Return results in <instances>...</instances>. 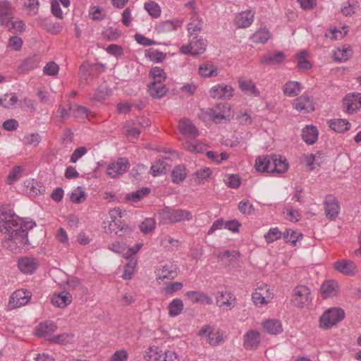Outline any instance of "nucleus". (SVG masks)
<instances>
[{
    "label": "nucleus",
    "mask_w": 361,
    "mask_h": 361,
    "mask_svg": "<svg viewBox=\"0 0 361 361\" xmlns=\"http://www.w3.org/2000/svg\"><path fill=\"white\" fill-rule=\"evenodd\" d=\"M0 232L6 234L2 240V246L14 253L30 244L28 231L36 225L32 220L20 218L8 206H1Z\"/></svg>",
    "instance_id": "1"
},
{
    "label": "nucleus",
    "mask_w": 361,
    "mask_h": 361,
    "mask_svg": "<svg viewBox=\"0 0 361 361\" xmlns=\"http://www.w3.org/2000/svg\"><path fill=\"white\" fill-rule=\"evenodd\" d=\"M288 164L286 159L276 155L259 156L255 160L257 171L268 173H283L288 170Z\"/></svg>",
    "instance_id": "2"
},
{
    "label": "nucleus",
    "mask_w": 361,
    "mask_h": 361,
    "mask_svg": "<svg viewBox=\"0 0 361 361\" xmlns=\"http://www.w3.org/2000/svg\"><path fill=\"white\" fill-rule=\"evenodd\" d=\"M110 218L111 219L109 224V228L119 237H123L130 235L133 228L128 224L121 221L123 212L119 207L111 209L109 212Z\"/></svg>",
    "instance_id": "3"
},
{
    "label": "nucleus",
    "mask_w": 361,
    "mask_h": 361,
    "mask_svg": "<svg viewBox=\"0 0 361 361\" xmlns=\"http://www.w3.org/2000/svg\"><path fill=\"white\" fill-rule=\"evenodd\" d=\"M345 318V312L340 307H331L324 312L319 325L323 329H329Z\"/></svg>",
    "instance_id": "4"
},
{
    "label": "nucleus",
    "mask_w": 361,
    "mask_h": 361,
    "mask_svg": "<svg viewBox=\"0 0 361 361\" xmlns=\"http://www.w3.org/2000/svg\"><path fill=\"white\" fill-rule=\"evenodd\" d=\"M207 47V42L197 35L190 37V43L182 45L180 48V53L183 54L198 55L203 53Z\"/></svg>",
    "instance_id": "5"
},
{
    "label": "nucleus",
    "mask_w": 361,
    "mask_h": 361,
    "mask_svg": "<svg viewBox=\"0 0 361 361\" xmlns=\"http://www.w3.org/2000/svg\"><path fill=\"white\" fill-rule=\"evenodd\" d=\"M130 163L128 159L118 158L116 161L110 163L106 169V174L112 178H116L128 171Z\"/></svg>",
    "instance_id": "6"
},
{
    "label": "nucleus",
    "mask_w": 361,
    "mask_h": 361,
    "mask_svg": "<svg viewBox=\"0 0 361 361\" xmlns=\"http://www.w3.org/2000/svg\"><path fill=\"white\" fill-rule=\"evenodd\" d=\"M31 298L30 291L25 289L16 290L10 297L8 306L10 309H16L25 305Z\"/></svg>",
    "instance_id": "7"
},
{
    "label": "nucleus",
    "mask_w": 361,
    "mask_h": 361,
    "mask_svg": "<svg viewBox=\"0 0 361 361\" xmlns=\"http://www.w3.org/2000/svg\"><path fill=\"white\" fill-rule=\"evenodd\" d=\"M310 300V290L308 287L300 286L293 290V302L296 307H302Z\"/></svg>",
    "instance_id": "8"
},
{
    "label": "nucleus",
    "mask_w": 361,
    "mask_h": 361,
    "mask_svg": "<svg viewBox=\"0 0 361 361\" xmlns=\"http://www.w3.org/2000/svg\"><path fill=\"white\" fill-rule=\"evenodd\" d=\"M325 214L330 220H334L340 213L341 207L338 200L332 195L326 196L324 200Z\"/></svg>",
    "instance_id": "9"
},
{
    "label": "nucleus",
    "mask_w": 361,
    "mask_h": 361,
    "mask_svg": "<svg viewBox=\"0 0 361 361\" xmlns=\"http://www.w3.org/2000/svg\"><path fill=\"white\" fill-rule=\"evenodd\" d=\"M177 264L171 262L160 265L156 271L157 281L174 279L177 275Z\"/></svg>",
    "instance_id": "10"
},
{
    "label": "nucleus",
    "mask_w": 361,
    "mask_h": 361,
    "mask_svg": "<svg viewBox=\"0 0 361 361\" xmlns=\"http://www.w3.org/2000/svg\"><path fill=\"white\" fill-rule=\"evenodd\" d=\"M252 299L257 305L267 304L272 299L271 293L267 285L264 284L258 287L255 292L252 293Z\"/></svg>",
    "instance_id": "11"
},
{
    "label": "nucleus",
    "mask_w": 361,
    "mask_h": 361,
    "mask_svg": "<svg viewBox=\"0 0 361 361\" xmlns=\"http://www.w3.org/2000/svg\"><path fill=\"white\" fill-rule=\"evenodd\" d=\"M343 105L348 114H353L361 107V94H348L343 99Z\"/></svg>",
    "instance_id": "12"
},
{
    "label": "nucleus",
    "mask_w": 361,
    "mask_h": 361,
    "mask_svg": "<svg viewBox=\"0 0 361 361\" xmlns=\"http://www.w3.org/2000/svg\"><path fill=\"white\" fill-rule=\"evenodd\" d=\"M216 305L226 310H232L236 303L234 295L230 293L219 292L216 295Z\"/></svg>",
    "instance_id": "13"
},
{
    "label": "nucleus",
    "mask_w": 361,
    "mask_h": 361,
    "mask_svg": "<svg viewBox=\"0 0 361 361\" xmlns=\"http://www.w3.org/2000/svg\"><path fill=\"white\" fill-rule=\"evenodd\" d=\"M233 90L231 86L217 85L214 86L209 93L210 97L218 99H229L233 97Z\"/></svg>",
    "instance_id": "14"
},
{
    "label": "nucleus",
    "mask_w": 361,
    "mask_h": 361,
    "mask_svg": "<svg viewBox=\"0 0 361 361\" xmlns=\"http://www.w3.org/2000/svg\"><path fill=\"white\" fill-rule=\"evenodd\" d=\"M260 343V335L256 330H250L243 336V347L248 350H255Z\"/></svg>",
    "instance_id": "15"
},
{
    "label": "nucleus",
    "mask_w": 361,
    "mask_h": 361,
    "mask_svg": "<svg viewBox=\"0 0 361 361\" xmlns=\"http://www.w3.org/2000/svg\"><path fill=\"white\" fill-rule=\"evenodd\" d=\"M294 106L295 109L304 114L314 110V104L312 99L306 94H302L298 97L295 100Z\"/></svg>",
    "instance_id": "16"
},
{
    "label": "nucleus",
    "mask_w": 361,
    "mask_h": 361,
    "mask_svg": "<svg viewBox=\"0 0 361 361\" xmlns=\"http://www.w3.org/2000/svg\"><path fill=\"white\" fill-rule=\"evenodd\" d=\"M334 268L336 271L347 276H353L357 271L356 265L353 261L341 259L334 263Z\"/></svg>",
    "instance_id": "17"
},
{
    "label": "nucleus",
    "mask_w": 361,
    "mask_h": 361,
    "mask_svg": "<svg viewBox=\"0 0 361 361\" xmlns=\"http://www.w3.org/2000/svg\"><path fill=\"white\" fill-rule=\"evenodd\" d=\"M18 266L22 272L27 274H32L37 269L38 263L36 259L25 257L18 260Z\"/></svg>",
    "instance_id": "18"
},
{
    "label": "nucleus",
    "mask_w": 361,
    "mask_h": 361,
    "mask_svg": "<svg viewBox=\"0 0 361 361\" xmlns=\"http://www.w3.org/2000/svg\"><path fill=\"white\" fill-rule=\"evenodd\" d=\"M285 58L286 56L282 51H275L263 55L260 59V63L265 65H277L281 63Z\"/></svg>",
    "instance_id": "19"
},
{
    "label": "nucleus",
    "mask_w": 361,
    "mask_h": 361,
    "mask_svg": "<svg viewBox=\"0 0 361 361\" xmlns=\"http://www.w3.org/2000/svg\"><path fill=\"white\" fill-rule=\"evenodd\" d=\"M255 13L251 10H247L238 13L235 17V25L240 28L249 27L254 20Z\"/></svg>",
    "instance_id": "20"
},
{
    "label": "nucleus",
    "mask_w": 361,
    "mask_h": 361,
    "mask_svg": "<svg viewBox=\"0 0 361 361\" xmlns=\"http://www.w3.org/2000/svg\"><path fill=\"white\" fill-rule=\"evenodd\" d=\"M56 325L54 322L46 321L40 323L35 329V334L39 337H47L51 336L56 329Z\"/></svg>",
    "instance_id": "21"
},
{
    "label": "nucleus",
    "mask_w": 361,
    "mask_h": 361,
    "mask_svg": "<svg viewBox=\"0 0 361 361\" xmlns=\"http://www.w3.org/2000/svg\"><path fill=\"white\" fill-rule=\"evenodd\" d=\"M72 302V295L68 292H61L54 294L51 298L52 304L58 307L64 308Z\"/></svg>",
    "instance_id": "22"
},
{
    "label": "nucleus",
    "mask_w": 361,
    "mask_h": 361,
    "mask_svg": "<svg viewBox=\"0 0 361 361\" xmlns=\"http://www.w3.org/2000/svg\"><path fill=\"white\" fill-rule=\"evenodd\" d=\"M179 131L187 135L192 137H197L199 135V132L197 128L192 123V122L186 118H182L178 125Z\"/></svg>",
    "instance_id": "23"
},
{
    "label": "nucleus",
    "mask_w": 361,
    "mask_h": 361,
    "mask_svg": "<svg viewBox=\"0 0 361 361\" xmlns=\"http://www.w3.org/2000/svg\"><path fill=\"white\" fill-rule=\"evenodd\" d=\"M302 137L307 145L314 144L318 137V130L314 126H307L302 130Z\"/></svg>",
    "instance_id": "24"
},
{
    "label": "nucleus",
    "mask_w": 361,
    "mask_h": 361,
    "mask_svg": "<svg viewBox=\"0 0 361 361\" xmlns=\"http://www.w3.org/2000/svg\"><path fill=\"white\" fill-rule=\"evenodd\" d=\"M338 293V286L335 281H325L321 287V295L324 298L335 296Z\"/></svg>",
    "instance_id": "25"
},
{
    "label": "nucleus",
    "mask_w": 361,
    "mask_h": 361,
    "mask_svg": "<svg viewBox=\"0 0 361 361\" xmlns=\"http://www.w3.org/2000/svg\"><path fill=\"white\" fill-rule=\"evenodd\" d=\"M167 91V87L163 83L150 82L148 85V92L153 98L160 99L166 94Z\"/></svg>",
    "instance_id": "26"
},
{
    "label": "nucleus",
    "mask_w": 361,
    "mask_h": 361,
    "mask_svg": "<svg viewBox=\"0 0 361 361\" xmlns=\"http://www.w3.org/2000/svg\"><path fill=\"white\" fill-rule=\"evenodd\" d=\"M185 295L190 300L195 302L206 305H212L213 303L212 298L203 292L188 291Z\"/></svg>",
    "instance_id": "27"
},
{
    "label": "nucleus",
    "mask_w": 361,
    "mask_h": 361,
    "mask_svg": "<svg viewBox=\"0 0 361 361\" xmlns=\"http://www.w3.org/2000/svg\"><path fill=\"white\" fill-rule=\"evenodd\" d=\"M175 212L173 208L166 207L159 210L157 214L158 220L160 224H167L176 223Z\"/></svg>",
    "instance_id": "28"
},
{
    "label": "nucleus",
    "mask_w": 361,
    "mask_h": 361,
    "mask_svg": "<svg viewBox=\"0 0 361 361\" xmlns=\"http://www.w3.org/2000/svg\"><path fill=\"white\" fill-rule=\"evenodd\" d=\"M239 87L246 94L258 97L259 91L257 89L255 83L250 80L239 79Z\"/></svg>",
    "instance_id": "29"
},
{
    "label": "nucleus",
    "mask_w": 361,
    "mask_h": 361,
    "mask_svg": "<svg viewBox=\"0 0 361 361\" xmlns=\"http://www.w3.org/2000/svg\"><path fill=\"white\" fill-rule=\"evenodd\" d=\"M199 73L203 77H214L219 74V68L211 62H205L200 65Z\"/></svg>",
    "instance_id": "30"
},
{
    "label": "nucleus",
    "mask_w": 361,
    "mask_h": 361,
    "mask_svg": "<svg viewBox=\"0 0 361 361\" xmlns=\"http://www.w3.org/2000/svg\"><path fill=\"white\" fill-rule=\"evenodd\" d=\"M302 91L301 85L296 81L287 82L283 88L284 94L289 97H294L298 95Z\"/></svg>",
    "instance_id": "31"
},
{
    "label": "nucleus",
    "mask_w": 361,
    "mask_h": 361,
    "mask_svg": "<svg viewBox=\"0 0 361 361\" xmlns=\"http://www.w3.org/2000/svg\"><path fill=\"white\" fill-rule=\"evenodd\" d=\"M12 7L8 1L0 2V23L4 24L9 19H12Z\"/></svg>",
    "instance_id": "32"
},
{
    "label": "nucleus",
    "mask_w": 361,
    "mask_h": 361,
    "mask_svg": "<svg viewBox=\"0 0 361 361\" xmlns=\"http://www.w3.org/2000/svg\"><path fill=\"white\" fill-rule=\"evenodd\" d=\"M264 329L270 334H277L282 331L281 322L276 319H269L264 322Z\"/></svg>",
    "instance_id": "33"
},
{
    "label": "nucleus",
    "mask_w": 361,
    "mask_h": 361,
    "mask_svg": "<svg viewBox=\"0 0 361 361\" xmlns=\"http://www.w3.org/2000/svg\"><path fill=\"white\" fill-rule=\"evenodd\" d=\"M227 108L226 104H218L214 109H209L208 114L215 122H219L225 118L224 110Z\"/></svg>",
    "instance_id": "34"
},
{
    "label": "nucleus",
    "mask_w": 361,
    "mask_h": 361,
    "mask_svg": "<svg viewBox=\"0 0 361 361\" xmlns=\"http://www.w3.org/2000/svg\"><path fill=\"white\" fill-rule=\"evenodd\" d=\"M350 123L345 119H335L329 122V127L336 133H343L350 128Z\"/></svg>",
    "instance_id": "35"
},
{
    "label": "nucleus",
    "mask_w": 361,
    "mask_h": 361,
    "mask_svg": "<svg viewBox=\"0 0 361 361\" xmlns=\"http://www.w3.org/2000/svg\"><path fill=\"white\" fill-rule=\"evenodd\" d=\"M39 63V59L37 56L25 59L19 67V72H27L36 68Z\"/></svg>",
    "instance_id": "36"
},
{
    "label": "nucleus",
    "mask_w": 361,
    "mask_h": 361,
    "mask_svg": "<svg viewBox=\"0 0 361 361\" xmlns=\"http://www.w3.org/2000/svg\"><path fill=\"white\" fill-rule=\"evenodd\" d=\"M187 176V170L184 166H176L171 172L172 180L175 183L183 182Z\"/></svg>",
    "instance_id": "37"
},
{
    "label": "nucleus",
    "mask_w": 361,
    "mask_h": 361,
    "mask_svg": "<svg viewBox=\"0 0 361 361\" xmlns=\"http://www.w3.org/2000/svg\"><path fill=\"white\" fill-rule=\"evenodd\" d=\"M42 26L47 32L52 35H57L62 31V25L57 22H52L49 19H44L42 23Z\"/></svg>",
    "instance_id": "38"
},
{
    "label": "nucleus",
    "mask_w": 361,
    "mask_h": 361,
    "mask_svg": "<svg viewBox=\"0 0 361 361\" xmlns=\"http://www.w3.org/2000/svg\"><path fill=\"white\" fill-rule=\"evenodd\" d=\"M183 24V20L178 18L173 20H167L162 22L159 27L161 31L171 32L176 30L178 27H180Z\"/></svg>",
    "instance_id": "39"
},
{
    "label": "nucleus",
    "mask_w": 361,
    "mask_h": 361,
    "mask_svg": "<svg viewBox=\"0 0 361 361\" xmlns=\"http://www.w3.org/2000/svg\"><path fill=\"white\" fill-rule=\"evenodd\" d=\"M151 189L149 188H143L142 189L133 191L126 195V200L133 202H137L144 197L149 194Z\"/></svg>",
    "instance_id": "40"
},
{
    "label": "nucleus",
    "mask_w": 361,
    "mask_h": 361,
    "mask_svg": "<svg viewBox=\"0 0 361 361\" xmlns=\"http://www.w3.org/2000/svg\"><path fill=\"white\" fill-rule=\"evenodd\" d=\"M183 309V303L180 299H173L168 305L169 314L171 317L179 315Z\"/></svg>",
    "instance_id": "41"
},
{
    "label": "nucleus",
    "mask_w": 361,
    "mask_h": 361,
    "mask_svg": "<svg viewBox=\"0 0 361 361\" xmlns=\"http://www.w3.org/2000/svg\"><path fill=\"white\" fill-rule=\"evenodd\" d=\"M271 37L269 31L266 28H262L255 32L251 37V39L255 43H266Z\"/></svg>",
    "instance_id": "42"
},
{
    "label": "nucleus",
    "mask_w": 361,
    "mask_h": 361,
    "mask_svg": "<svg viewBox=\"0 0 361 361\" xmlns=\"http://www.w3.org/2000/svg\"><path fill=\"white\" fill-rule=\"evenodd\" d=\"M166 56V54L154 49H149L145 52V56L156 63L163 61L165 59Z\"/></svg>",
    "instance_id": "43"
},
{
    "label": "nucleus",
    "mask_w": 361,
    "mask_h": 361,
    "mask_svg": "<svg viewBox=\"0 0 361 361\" xmlns=\"http://www.w3.org/2000/svg\"><path fill=\"white\" fill-rule=\"evenodd\" d=\"M202 21L199 19L198 16H195L192 18L191 22L188 25V30L190 34V37L196 35L197 32L202 30Z\"/></svg>",
    "instance_id": "44"
},
{
    "label": "nucleus",
    "mask_w": 361,
    "mask_h": 361,
    "mask_svg": "<svg viewBox=\"0 0 361 361\" xmlns=\"http://www.w3.org/2000/svg\"><path fill=\"white\" fill-rule=\"evenodd\" d=\"M149 75L153 78L152 82L163 83L166 79V73L162 68L154 67L149 71Z\"/></svg>",
    "instance_id": "45"
},
{
    "label": "nucleus",
    "mask_w": 361,
    "mask_h": 361,
    "mask_svg": "<svg viewBox=\"0 0 361 361\" xmlns=\"http://www.w3.org/2000/svg\"><path fill=\"white\" fill-rule=\"evenodd\" d=\"M145 9L153 18H158L161 15V8L159 4L154 1L146 2Z\"/></svg>",
    "instance_id": "46"
},
{
    "label": "nucleus",
    "mask_w": 361,
    "mask_h": 361,
    "mask_svg": "<svg viewBox=\"0 0 361 361\" xmlns=\"http://www.w3.org/2000/svg\"><path fill=\"white\" fill-rule=\"evenodd\" d=\"M352 52L350 46H343L338 48L337 52L335 53V59L339 61H345L348 59L350 54Z\"/></svg>",
    "instance_id": "47"
},
{
    "label": "nucleus",
    "mask_w": 361,
    "mask_h": 361,
    "mask_svg": "<svg viewBox=\"0 0 361 361\" xmlns=\"http://www.w3.org/2000/svg\"><path fill=\"white\" fill-rule=\"evenodd\" d=\"M174 212L176 223L183 221H190L192 219V214L188 210L182 209H174Z\"/></svg>",
    "instance_id": "48"
},
{
    "label": "nucleus",
    "mask_w": 361,
    "mask_h": 361,
    "mask_svg": "<svg viewBox=\"0 0 361 361\" xmlns=\"http://www.w3.org/2000/svg\"><path fill=\"white\" fill-rule=\"evenodd\" d=\"M2 25H5L8 29V30L13 32H22L25 27V24L22 20L13 21L11 19L8 20Z\"/></svg>",
    "instance_id": "49"
},
{
    "label": "nucleus",
    "mask_w": 361,
    "mask_h": 361,
    "mask_svg": "<svg viewBox=\"0 0 361 361\" xmlns=\"http://www.w3.org/2000/svg\"><path fill=\"white\" fill-rule=\"evenodd\" d=\"M22 172L21 166H16L13 167L7 176L6 183L8 185L13 184L20 178Z\"/></svg>",
    "instance_id": "50"
},
{
    "label": "nucleus",
    "mask_w": 361,
    "mask_h": 361,
    "mask_svg": "<svg viewBox=\"0 0 361 361\" xmlns=\"http://www.w3.org/2000/svg\"><path fill=\"white\" fill-rule=\"evenodd\" d=\"M161 357L157 347H149L144 355L147 361H158L160 360Z\"/></svg>",
    "instance_id": "51"
},
{
    "label": "nucleus",
    "mask_w": 361,
    "mask_h": 361,
    "mask_svg": "<svg viewBox=\"0 0 361 361\" xmlns=\"http://www.w3.org/2000/svg\"><path fill=\"white\" fill-rule=\"evenodd\" d=\"M90 114H92L90 110L83 106L76 105L73 109V115L75 118H89Z\"/></svg>",
    "instance_id": "52"
},
{
    "label": "nucleus",
    "mask_w": 361,
    "mask_h": 361,
    "mask_svg": "<svg viewBox=\"0 0 361 361\" xmlns=\"http://www.w3.org/2000/svg\"><path fill=\"white\" fill-rule=\"evenodd\" d=\"M155 228V221L152 218H147L145 219L140 225V228L141 231L147 234L151 233Z\"/></svg>",
    "instance_id": "53"
},
{
    "label": "nucleus",
    "mask_w": 361,
    "mask_h": 361,
    "mask_svg": "<svg viewBox=\"0 0 361 361\" xmlns=\"http://www.w3.org/2000/svg\"><path fill=\"white\" fill-rule=\"evenodd\" d=\"M283 233L279 230L278 228H271L264 235V238L268 243H271L281 238Z\"/></svg>",
    "instance_id": "54"
},
{
    "label": "nucleus",
    "mask_w": 361,
    "mask_h": 361,
    "mask_svg": "<svg viewBox=\"0 0 361 361\" xmlns=\"http://www.w3.org/2000/svg\"><path fill=\"white\" fill-rule=\"evenodd\" d=\"M166 164L164 160H158L151 166L152 174L157 176L159 173H165L166 172Z\"/></svg>",
    "instance_id": "55"
},
{
    "label": "nucleus",
    "mask_w": 361,
    "mask_h": 361,
    "mask_svg": "<svg viewBox=\"0 0 361 361\" xmlns=\"http://www.w3.org/2000/svg\"><path fill=\"white\" fill-rule=\"evenodd\" d=\"M70 199L74 203H81L85 200V193L80 187H78L71 192Z\"/></svg>",
    "instance_id": "56"
},
{
    "label": "nucleus",
    "mask_w": 361,
    "mask_h": 361,
    "mask_svg": "<svg viewBox=\"0 0 361 361\" xmlns=\"http://www.w3.org/2000/svg\"><path fill=\"white\" fill-rule=\"evenodd\" d=\"M59 67L54 61L47 63L43 68L44 74L49 76H56L59 73Z\"/></svg>",
    "instance_id": "57"
},
{
    "label": "nucleus",
    "mask_w": 361,
    "mask_h": 361,
    "mask_svg": "<svg viewBox=\"0 0 361 361\" xmlns=\"http://www.w3.org/2000/svg\"><path fill=\"white\" fill-rule=\"evenodd\" d=\"M41 142V137L38 133H30L25 135L23 138L25 145L37 146Z\"/></svg>",
    "instance_id": "58"
},
{
    "label": "nucleus",
    "mask_w": 361,
    "mask_h": 361,
    "mask_svg": "<svg viewBox=\"0 0 361 361\" xmlns=\"http://www.w3.org/2000/svg\"><path fill=\"white\" fill-rule=\"evenodd\" d=\"M23 45V40L20 37H11L8 42L7 47L15 51H19Z\"/></svg>",
    "instance_id": "59"
},
{
    "label": "nucleus",
    "mask_w": 361,
    "mask_h": 361,
    "mask_svg": "<svg viewBox=\"0 0 361 361\" xmlns=\"http://www.w3.org/2000/svg\"><path fill=\"white\" fill-rule=\"evenodd\" d=\"M90 15L94 20H101L104 18L105 13L103 8L99 6H92L90 10Z\"/></svg>",
    "instance_id": "60"
},
{
    "label": "nucleus",
    "mask_w": 361,
    "mask_h": 361,
    "mask_svg": "<svg viewBox=\"0 0 361 361\" xmlns=\"http://www.w3.org/2000/svg\"><path fill=\"white\" fill-rule=\"evenodd\" d=\"M108 249L110 250L114 251V252L118 253V254H124L126 255L127 252L128 247L123 244L119 242H115L109 244L108 245Z\"/></svg>",
    "instance_id": "61"
},
{
    "label": "nucleus",
    "mask_w": 361,
    "mask_h": 361,
    "mask_svg": "<svg viewBox=\"0 0 361 361\" xmlns=\"http://www.w3.org/2000/svg\"><path fill=\"white\" fill-rule=\"evenodd\" d=\"M226 183L230 188H237L240 186L241 180L238 175L231 174L227 176Z\"/></svg>",
    "instance_id": "62"
},
{
    "label": "nucleus",
    "mask_w": 361,
    "mask_h": 361,
    "mask_svg": "<svg viewBox=\"0 0 361 361\" xmlns=\"http://www.w3.org/2000/svg\"><path fill=\"white\" fill-rule=\"evenodd\" d=\"M238 209L244 214H250L253 211V206L249 201H241L238 204Z\"/></svg>",
    "instance_id": "63"
},
{
    "label": "nucleus",
    "mask_w": 361,
    "mask_h": 361,
    "mask_svg": "<svg viewBox=\"0 0 361 361\" xmlns=\"http://www.w3.org/2000/svg\"><path fill=\"white\" fill-rule=\"evenodd\" d=\"M108 95V90L106 86H100L98 90L94 92L92 99L97 101H102L105 99L106 97Z\"/></svg>",
    "instance_id": "64"
}]
</instances>
